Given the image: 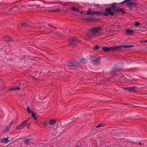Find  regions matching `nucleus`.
<instances>
[{
	"label": "nucleus",
	"instance_id": "obj_1",
	"mask_svg": "<svg viewBox=\"0 0 147 147\" xmlns=\"http://www.w3.org/2000/svg\"><path fill=\"white\" fill-rule=\"evenodd\" d=\"M117 5L115 3H113L111 4V6L109 8H107L105 9V11L106 12H103L102 14L105 16H107L109 14L113 16L114 14L116 11Z\"/></svg>",
	"mask_w": 147,
	"mask_h": 147
},
{
	"label": "nucleus",
	"instance_id": "obj_2",
	"mask_svg": "<svg viewBox=\"0 0 147 147\" xmlns=\"http://www.w3.org/2000/svg\"><path fill=\"white\" fill-rule=\"evenodd\" d=\"M100 28H91L87 34V35L84 37V39L87 40L88 39L92 38L93 36H95L96 34L98 32L99 29H98ZM99 30H101L102 29H99Z\"/></svg>",
	"mask_w": 147,
	"mask_h": 147
},
{
	"label": "nucleus",
	"instance_id": "obj_3",
	"mask_svg": "<svg viewBox=\"0 0 147 147\" xmlns=\"http://www.w3.org/2000/svg\"><path fill=\"white\" fill-rule=\"evenodd\" d=\"M79 62H78L76 61H74L73 63H70L69 66L70 67H75L76 66H78L79 64V63H81L82 64H84L86 63L87 61L86 59H80L79 60Z\"/></svg>",
	"mask_w": 147,
	"mask_h": 147
},
{
	"label": "nucleus",
	"instance_id": "obj_4",
	"mask_svg": "<svg viewBox=\"0 0 147 147\" xmlns=\"http://www.w3.org/2000/svg\"><path fill=\"white\" fill-rule=\"evenodd\" d=\"M120 47L119 46L117 47H104L102 48V50L104 51H113L116 50L117 49H119Z\"/></svg>",
	"mask_w": 147,
	"mask_h": 147
},
{
	"label": "nucleus",
	"instance_id": "obj_5",
	"mask_svg": "<svg viewBox=\"0 0 147 147\" xmlns=\"http://www.w3.org/2000/svg\"><path fill=\"white\" fill-rule=\"evenodd\" d=\"M77 39L76 37L72 38L69 39V42L71 46L74 47L76 45Z\"/></svg>",
	"mask_w": 147,
	"mask_h": 147
},
{
	"label": "nucleus",
	"instance_id": "obj_6",
	"mask_svg": "<svg viewBox=\"0 0 147 147\" xmlns=\"http://www.w3.org/2000/svg\"><path fill=\"white\" fill-rule=\"evenodd\" d=\"M136 4V3L135 2H128L126 3L125 5L127 6L129 8L131 9L133 7H134Z\"/></svg>",
	"mask_w": 147,
	"mask_h": 147
},
{
	"label": "nucleus",
	"instance_id": "obj_7",
	"mask_svg": "<svg viewBox=\"0 0 147 147\" xmlns=\"http://www.w3.org/2000/svg\"><path fill=\"white\" fill-rule=\"evenodd\" d=\"M118 12H121L122 14H125V11L123 9L121 8H117L116 13H118Z\"/></svg>",
	"mask_w": 147,
	"mask_h": 147
},
{
	"label": "nucleus",
	"instance_id": "obj_8",
	"mask_svg": "<svg viewBox=\"0 0 147 147\" xmlns=\"http://www.w3.org/2000/svg\"><path fill=\"white\" fill-rule=\"evenodd\" d=\"M126 33L127 35H131L134 34V32L133 30L127 29L125 30Z\"/></svg>",
	"mask_w": 147,
	"mask_h": 147
},
{
	"label": "nucleus",
	"instance_id": "obj_9",
	"mask_svg": "<svg viewBox=\"0 0 147 147\" xmlns=\"http://www.w3.org/2000/svg\"><path fill=\"white\" fill-rule=\"evenodd\" d=\"M8 137L4 138L1 139V141L3 143H6L9 141L8 140Z\"/></svg>",
	"mask_w": 147,
	"mask_h": 147
},
{
	"label": "nucleus",
	"instance_id": "obj_10",
	"mask_svg": "<svg viewBox=\"0 0 147 147\" xmlns=\"http://www.w3.org/2000/svg\"><path fill=\"white\" fill-rule=\"evenodd\" d=\"M4 40L6 41L11 42L13 40V39L9 36H6L4 37Z\"/></svg>",
	"mask_w": 147,
	"mask_h": 147
},
{
	"label": "nucleus",
	"instance_id": "obj_11",
	"mask_svg": "<svg viewBox=\"0 0 147 147\" xmlns=\"http://www.w3.org/2000/svg\"><path fill=\"white\" fill-rule=\"evenodd\" d=\"M138 90V88L136 87L133 86L130 87L129 91L133 92L137 91Z\"/></svg>",
	"mask_w": 147,
	"mask_h": 147
},
{
	"label": "nucleus",
	"instance_id": "obj_12",
	"mask_svg": "<svg viewBox=\"0 0 147 147\" xmlns=\"http://www.w3.org/2000/svg\"><path fill=\"white\" fill-rule=\"evenodd\" d=\"M20 89V87H18V86H16L15 87H13L11 88H10L9 89V90L11 91H16L17 90H19Z\"/></svg>",
	"mask_w": 147,
	"mask_h": 147
},
{
	"label": "nucleus",
	"instance_id": "obj_13",
	"mask_svg": "<svg viewBox=\"0 0 147 147\" xmlns=\"http://www.w3.org/2000/svg\"><path fill=\"white\" fill-rule=\"evenodd\" d=\"M121 47L125 48H130L134 47L133 45H122L121 46Z\"/></svg>",
	"mask_w": 147,
	"mask_h": 147
},
{
	"label": "nucleus",
	"instance_id": "obj_14",
	"mask_svg": "<svg viewBox=\"0 0 147 147\" xmlns=\"http://www.w3.org/2000/svg\"><path fill=\"white\" fill-rule=\"evenodd\" d=\"M13 122V121H12L9 123V125L6 127L5 129L6 131H7L9 130Z\"/></svg>",
	"mask_w": 147,
	"mask_h": 147
},
{
	"label": "nucleus",
	"instance_id": "obj_15",
	"mask_svg": "<svg viewBox=\"0 0 147 147\" xmlns=\"http://www.w3.org/2000/svg\"><path fill=\"white\" fill-rule=\"evenodd\" d=\"M100 57H98L95 59L93 61V63L97 64L99 63L100 62Z\"/></svg>",
	"mask_w": 147,
	"mask_h": 147
},
{
	"label": "nucleus",
	"instance_id": "obj_16",
	"mask_svg": "<svg viewBox=\"0 0 147 147\" xmlns=\"http://www.w3.org/2000/svg\"><path fill=\"white\" fill-rule=\"evenodd\" d=\"M27 122V120H26L22 122L20 124L21 126L24 128L26 125Z\"/></svg>",
	"mask_w": 147,
	"mask_h": 147
},
{
	"label": "nucleus",
	"instance_id": "obj_17",
	"mask_svg": "<svg viewBox=\"0 0 147 147\" xmlns=\"http://www.w3.org/2000/svg\"><path fill=\"white\" fill-rule=\"evenodd\" d=\"M56 123V121L54 119H52L50 121L49 123L48 124L50 125H53Z\"/></svg>",
	"mask_w": 147,
	"mask_h": 147
},
{
	"label": "nucleus",
	"instance_id": "obj_18",
	"mask_svg": "<svg viewBox=\"0 0 147 147\" xmlns=\"http://www.w3.org/2000/svg\"><path fill=\"white\" fill-rule=\"evenodd\" d=\"M92 11L91 9L88 10L86 13V14L87 15H90L92 14Z\"/></svg>",
	"mask_w": 147,
	"mask_h": 147
},
{
	"label": "nucleus",
	"instance_id": "obj_19",
	"mask_svg": "<svg viewBox=\"0 0 147 147\" xmlns=\"http://www.w3.org/2000/svg\"><path fill=\"white\" fill-rule=\"evenodd\" d=\"M22 27H30V26L28 24H26V23H23L22 25Z\"/></svg>",
	"mask_w": 147,
	"mask_h": 147
},
{
	"label": "nucleus",
	"instance_id": "obj_20",
	"mask_svg": "<svg viewBox=\"0 0 147 147\" xmlns=\"http://www.w3.org/2000/svg\"><path fill=\"white\" fill-rule=\"evenodd\" d=\"M30 140L29 139H26L25 140L24 143L26 145L29 144L30 143Z\"/></svg>",
	"mask_w": 147,
	"mask_h": 147
},
{
	"label": "nucleus",
	"instance_id": "obj_21",
	"mask_svg": "<svg viewBox=\"0 0 147 147\" xmlns=\"http://www.w3.org/2000/svg\"><path fill=\"white\" fill-rule=\"evenodd\" d=\"M100 13V11H92V14L97 15Z\"/></svg>",
	"mask_w": 147,
	"mask_h": 147
},
{
	"label": "nucleus",
	"instance_id": "obj_22",
	"mask_svg": "<svg viewBox=\"0 0 147 147\" xmlns=\"http://www.w3.org/2000/svg\"><path fill=\"white\" fill-rule=\"evenodd\" d=\"M23 128V127H22L21 124L18 125V126H17L16 127V129H21V128Z\"/></svg>",
	"mask_w": 147,
	"mask_h": 147
},
{
	"label": "nucleus",
	"instance_id": "obj_23",
	"mask_svg": "<svg viewBox=\"0 0 147 147\" xmlns=\"http://www.w3.org/2000/svg\"><path fill=\"white\" fill-rule=\"evenodd\" d=\"M99 46L98 45H96V46H95L93 48V49L94 50H98L99 49Z\"/></svg>",
	"mask_w": 147,
	"mask_h": 147
},
{
	"label": "nucleus",
	"instance_id": "obj_24",
	"mask_svg": "<svg viewBox=\"0 0 147 147\" xmlns=\"http://www.w3.org/2000/svg\"><path fill=\"white\" fill-rule=\"evenodd\" d=\"M31 115L32 117H33L34 119H36L35 114L32 111V112Z\"/></svg>",
	"mask_w": 147,
	"mask_h": 147
},
{
	"label": "nucleus",
	"instance_id": "obj_25",
	"mask_svg": "<svg viewBox=\"0 0 147 147\" xmlns=\"http://www.w3.org/2000/svg\"><path fill=\"white\" fill-rule=\"evenodd\" d=\"M52 12H58L60 11V9H55L53 10H52L51 11Z\"/></svg>",
	"mask_w": 147,
	"mask_h": 147
},
{
	"label": "nucleus",
	"instance_id": "obj_26",
	"mask_svg": "<svg viewBox=\"0 0 147 147\" xmlns=\"http://www.w3.org/2000/svg\"><path fill=\"white\" fill-rule=\"evenodd\" d=\"M123 88L125 90H128V91H129L130 87H123Z\"/></svg>",
	"mask_w": 147,
	"mask_h": 147
},
{
	"label": "nucleus",
	"instance_id": "obj_27",
	"mask_svg": "<svg viewBox=\"0 0 147 147\" xmlns=\"http://www.w3.org/2000/svg\"><path fill=\"white\" fill-rule=\"evenodd\" d=\"M71 9L73 11H76V9H77V8H75V7H71Z\"/></svg>",
	"mask_w": 147,
	"mask_h": 147
},
{
	"label": "nucleus",
	"instance_id": "obj_28",
	"mask_svg": "<svg viewBox=\"0 0 147 147\" xmlns=\"http://www.w3.org/2000/svg\"><path fill=\"white\" fill-rule=\"evenodd\" d=\"M140 24L139 22H136L135 24V25L136 26H138L139 25H140Z\"/></svg>",
	"mask_w": 147,
	"mask_h": 147
},
{
	"label": "nucleus",
	"instance_id": "obj_29",
	"mask_svg": "<svg viewBox=\"0 0 147 147\" xmlns=\"http://www.w3.org/2000/svg\"><path fill=\"white\" fill-rule=\"evenodd\" d=\"M27 109L29 112V113H31V111L32 112V111L30 109V108H27Z\"/></svg>",
	"mask_w": 147,
	"mask_h": 147
},
{
	"label": "nucleus",
	"instance_id": "obj_30",
	"mask_svg": "<svg viewBox=\"0 0 147 147\" xmlns=\"http://www.w3.org/2000/svg\"><path fill=\"white\" fill-rule=\"evenodd\" d=\"M63 5L64 6H68V3H64V4Z\"/></svg>",
	"mask_w": 147,
	"mask_h": 147
},
{
	"label": "nucleus",
	"instance_id": "obj_31",
	"mask_svg": "<svg viewBox=\"0 0 147 147\" xmlns=\"http://www.w3.org/2000/svg\"><path fill=\"white\" fill-rule=\"evenodd\" d=\"M101 126H101V125L100 124H99V125H97V126H96V128H98V127H100Z\"/></svg>",
	"mask_w": 147,
	"mask_h": 147
},
{
	"label": "nucleus",
	"instance_id": "obj_32",
	"mask_svg": "<svg viewBox=\"0 0 147 147\" xmlns=\"http://www.w3.org/2000/svg\"><path fill=\"white\" fill-rule=\"evenodd\" d=\"M21 6L20 5H18L16 7H15V8H20V7Z\"/></svg>",
	"mask_w": 147,
	"mask_h": 147
},
{
	"label": "nucleus",
	"instance_id": "obj_33",
	"mask_svg": "<svg viewBox=\"0 0 147 147\" xmlns=\"http://www.w3.org/2000/svg\"><path fill=\"white\" fill-rule=\"evenodd\" d=\"M76 11H77L78 12H80V10L79 9H77L76 10Z\"/></svg>",
	"mask_w": 147,
	"mask_h": 147
},
{
	"label": "nucleus",
	"instance_id": "obj_34",
	"mask_svg": "<svg viewBox=\"0 0 147 147\" xmlns=\"http://www.w3.org/2000/svg\"><path fill=\"white\" fill-rule=\"evenodd\" d=\"M80 13L82 14H83V12H82V11H80L79 12Z\"/></svg>",
	"mask_w": 147,
	"mask_h": 147
},
{
	"label": "nucleus",
	"instance_id": "obj_35",
	"mask_svg": "<svg viewBox=\"0 0 147 147\" xmlns=\"http://www.w3.org/2000/svg\"><path fill=\"white\" fill-rule=\"evenodd\" d=\"M141 144H141V142H139L138 144L139 145H141Z\"/></svg>",
	"mask_w": 147,
	"mask_h": 147
},
{
	"label": "nucleus",
	"instance_id": "obj_36",
	"mask_svg": "<svg viewBox=\"0 0 147 147\" xmlns=\"http://www.w3.org/2000/svg\"><path fill=\"white\" fill-rule=\"evenodd\" d=\"M146 42H147V40H145V41H144V42L146 43Z\"/></svg>",
	"mask_w": 147,
	"mask_h": 147
},
{
	"label": "nucleus",
	"instance_id": "obj_37",
	"mask_svg": "<svg viewBox=\"0 0 147 147\" xmlns=\"http://www.w3.org/2000/svg\"><path fill=\"white\" fill-rule=\"evenodd\" d=\"M117 70H116V69H114L113 70V71H116Z\"/></svg>",
	"mask_w": 147,
	"mask_h": 147
},
{
	"label": "nucleus",
	"instance_id": "obj_38",
	"mask_svg": "<svg viewBox=\"0 0 147 147\" xmlns=\"http://www.w3.org/2000/svg\"><path fill=\"white\" fill-rule=\"evenodd\" d=\"M96 28H101V27H96Z\"/></svg>",
	"mask_w": 147,
	"mask_h": 147
},
{
	"label": "nucleus",
	"instance_id": "obj_39",
	"mask_svg": "<svg viewBox=\"0 0 147 147\" xmlns=\"http://www.w3.org/2000/svg\"><path fill=\"white\" fill-rule=\"evenodd\" d=\"M115 26H113V28H115Z\"/></svg>",
	"mask_w": 147,
	"mask_h": 147
},
{
	"label": "nucleus",
	"instance_id": "obj_40",
	"mask_svg": "<svg viewBox=\"0 0 147 147\" xmlns=\"http://www.w3.org/2000/svg\"><path fill=\"white\" fill-rule=\"evenodd\" d=\"M48 125V127H50L49 126V125Z\"/></svg>",
	"mask_w": 147,
	"mask_h": 147
},
{
	"label": "nucleus",
	"instance_id": "obj_41",
	"mask_svg": "<svg viewBox=\"0 0 147 147\" xmlns=\"http://www.w3.org/2000/svg\"><path fill=\"white\" fill-rule=\"evenodd\" d=\"M1 88L0 87V90H1Z\"/></svg>",
	"mask_w": 147,
	"mask_h": 147
},
{
	"label": "nucleus",
	"instance_id": "obj_42",
	"mask_svg": "<svg viewBox=\"0 0 147 147\" xmlns=\"http://www.w3.org/2000/svg\"><path fill=\"white\" fill-rule=\"evenodd\" d=\"M77 147H80V146H77Z\"/></svg>",
	"mask_w": 147,
	"mask_h": 147
}]
</instances>
